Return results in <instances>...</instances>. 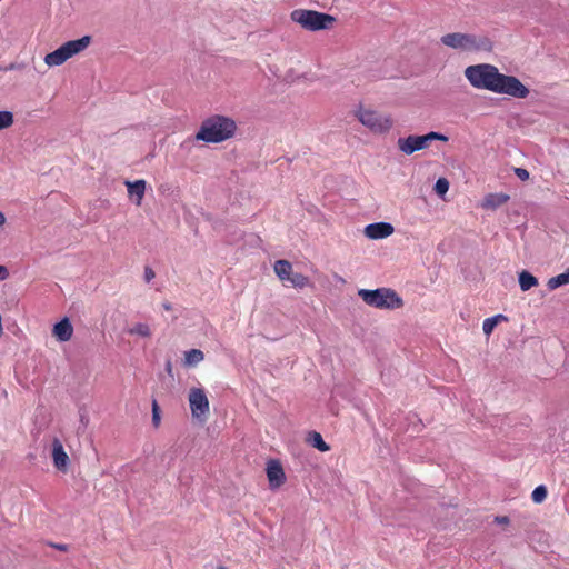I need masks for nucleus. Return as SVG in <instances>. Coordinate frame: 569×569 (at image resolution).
I'll return each mask as SVG.
<instances>
[{
	"instance_id": "f257e3e1",
	"label": "nucleus",
	"mask_w": 569,
	"mask_h": 569,
	"mask_svg": "<svg viewBox=\"0 0 569 569\" xmlns=\"http://www.w3.org/2000/svg\"><path fill=\"white\" fill-rule=\"evenodd\" d=\"M465 77L476 89L507 94L517 99H525L530 93L529 89L517 77L499 72L493 64L469 66L465 69Z\"/></svg>"
},
{
	"instance_id": "f03ea898",
	"label": "nucleus",
	"mask_w": 569,
	"mask_h": 569,
	"mask_svg": "<svg viewBox=\"0 0 569 569\" xmlns=\"http://www.w3.org/2000/svg\"><path fill=\"white\" fill-rule=\"evenodd\" d=\"M236 130L237 124L231 118L212 116L201 123L196 139L208 143H219L233 137Z\"/></svg>"
},
{
	"instance_id": "7ed1b4c3",
	"label": "nucleus",
	"mask_w": 569,
	"mask_h": 569,
	"mask_svg": "<svg viewBox=\"0 0 569 569\" xmlns=\"http://www.w3.org/2000/svg\"><path fill=\"white\" fill-rule=\"evenodd\" d=\"M359 297L370 307L378 309H399L403 306L401 297L390 288L375 290L360 289Z\"/></svg>"
},
{
	"instance_id": "20e7f679",
	"label": "nucleus",
	"mask_w": 569,
	"mask_h": 569,
	"mask_svg": "<svg viewBox=\"0 0 569 569\" xmlns=\"http://www.w3.org/2000/svg\"><path fill=\"white\" fill-rule=\"evenodd\" d=\"M290 18L293 22L300 24L303 29L310 31H319L332 28L336 19L335 17L306 9H296L290 13Z\"/></svg>"
},
{
	"instance_id": "39448f33",
	"label": "nucleus",
	"mask_w": 569,
	"mask_h": 569,
	"mask_svg": "<svg viewBox=\"0 0 569 569\" xmlns=\"http://www.w3.org/2000/svg\"><path fill=\"white\" fill-rule=\"evenodd\" d=\"M90 36H83L80 39L67 41L54 51L48 53L44 57V62L49 67L61 66L68 59L84 51L90 46Z\"/></svg>"
},
{
	"instance_id": "423d86ee",
	"label": "nucleus",
	"mask_w": 569,
	"mask_h": 569,
	"mask_svg": "<svg viewBox=\"0 0 569 569\" xmlns=\"http://www.w3.org/2000/svg\"><path fill=\"white\" fill-rule=\"evenodd\" d=\"M357 119L373 133H387L393 126L389 114L380 113L372 109L360 107L356 111Z\"/></svg>"
},
{
	"instance_id": "0eeeda50",
	"label": "nucleus",
	"mask_w": 569,
	"mask_h": 569,
	"mask_svg": "<svg viewBox=\"0 0 569 569\" xmlns=\"http://www.w3.org/2000/svg\"><path fill=\"white\" fill-rule=\"evenodd\" d=\"M436 140L447 142L448 137L435 131L423 136L411 134L406 138H399L397 141V147L403 154L410 156L416 151L427 149L430 143Z\"/></svg>"
},
{
	"instance_id": "6e6552de",
	"label": "nucleus",
	"mask_w": 569,
	"mask_h": 569,
	"mask_svg": "<svg viewBox=\"0 0 569 569\" xmlns=\"http://www.w3.org/2000/svg\"><path fill=\"white\" fill-rule=\"evenodd\" d=\"M441 42L452 49L476 51L486 48L488 40L486 38L478 39L473 34L453 32L442 36Z\"/></svg>"
},
{
	"instance_id": "1a4fd4ad",
	"label": "nucleus",
	"mask_w": 569,
	"mask_h": 569,
	"mask_svg": "<svg viewBox=\"0 0 569 569\" xmlns=\"http://www.w3.org/2000/svg\"><path fill=\"white\" fill-rule=\"evenodd\" d=\"M189 405L193 418H206L210 410L208 397L203 389L191 388L189 392Z\"/></svg>"
},
{
	"instance_id": "9d476101",
	"label": "nucleus",
	"mask_w": 569,
	"mask_h": 569,
	"mask_svg": "<svg viewBox=\"0 0 569 569\" xmlns=\"http://www.w3.org/2000/svg\"><path fill=\"white\" fill-rule=\"evenodd\" d=\"M269 486L271 489H277L286 482V473L281 462L277 459H271L267 462L266 468Z\"/></svg>"
},
{
	"instance_id": "9b49d317",
	"label": "nucleus",
	"mask_w": 569,
	"mask_h": 569,
	"mask_svg": "<svg viewBox=\"0 0 569 569\" xmlns=\"http://www.w3.org/2000/svg\"><path fill=\"white\" fill-rule=\"evenodd\" d=\"M392 224L388 222L370 223L365 228V236L369 239H385L393 233Z\"/></svg>"
},
{
	"instance_id": "f8f14e48",
	"label": "nucleus",
	"mask_w": 569,
	"mask_h": 569,
	"mask_svg": "<svg viewBox=\"0 0 569 569\" xmlns=\"http://www.w3.org/2000/svg\"><path fill=\"white\" fill-rule=\"evenodd\" d=\"M52 460L53 466L60 470L66 472L69 466V456L64 451L63 445L58 438H54L52 441Z\"/></svg>"
},
{
	"instance_id": "ddd939ff",
	"label": "nucleus",
	"mask_w": 569,
	"mask_h": 569,
	"mask_svg": "<svg viewBox=\"0 0 569 569\" xmlns=\"http://www.w3.org/2000/svg\"><path fill=\"white\" fill-rule=\"evenodd\" d=\"M53 337L60 342H67L72 338L73 327L68 318L57 322L52 329Z\"/></svg>"
},
{
	"instance_id": "4468645a",
	"label": "nucleus",
	"mask_w": 569,
	"mask_h": 569,
	"mask_svg": "<svg viewBox=\"0 0 569 569\" xmlns=\"http://www.w3.org/2000/svg\"><path fill=\"white\" fill-rule=\"evenodd\" d=\"M510 197L506 193H488L481 203V207L487 210H496L509 201Z\"/></svg>"
},
{
	"instance_id": "2eb2a0df",
	"label": "nucleus",
	"mask_w": 569,
	"mask_h": 569,
	"mask_svg": "<svg viewBox=\"0 0 569 569\" xmlns=\"http://www.w3.org/2000/svg\"><path fill=\"white\" fill-rule=\"evenodd\" d=\"M128 193L131 198L136 197L134 203L137 206H140L146 192V181L140 179L136 180L133 182L127 181L126 182Z\"/></svg>"
},
{
	"instance_id": "dca6fc26",
	"label": "nucleus",
	"mask_w": 569,
	"mask_h": 569,
	"mask_svg": "<svg viewBox=\"0 0 569 569\" xmlns=\"http://www.w3.org/2000/svg\"><path fill=\"white\" fill-rule=\"evenodd\" d=\"M273 269L281 281H287L292 273V264L288 260H277Z\"/></svg>"
},
{
	"instance_id": "f3484780",
	"label": "nucleus",
	"mask_w": 569,
	"mask_h": 569,
	"mask_svg": "<svg viewBox=\"0 0 569 569\" xmlns=\"http://www.w3.org/2000/svg\"><path fill=\"white\" fill-rule=\"evenodd\" d=\"M538 284V279L530 272L523 270L519 273V286L522 291H528Z\"/></svg>"
},
{
	"instance_id": "a211bd4d",
	"label": "nucleus",
	"mask_w": 569,
	"mask_h": 569,
	"mask_svg": "<svg viewBox=\"0 0 569 569\" xmlns=\"http://www.w3.org/2000/svg\"><path fill=\"white\" fill-rule=\"evenodd\" d=\"M204 359V355L199 349H191L184 352V366H196Z\"/></svg>"
},
{
	"instance_id": "6ab92c4d",
	"label": "nucleus",
	"mask_w": 569,
	"mask_h": 569,
	"mask_svg": "<svg viewBox=\"0 0 569 569\" xmlns=\"http://www.w3.org/2000/svg\"><path fill=\"white\" fill-rule=\"evenodd\" d=\"M128 333L131 336H139L142 338H149L152 335L151 328L148 323L138 322L129 328Z\"/></svg>"
},
{
	"instance_id": "aec40b11",
	"label": "nucleus",
	"mask_w": 569,
	"mask_h": 569,
	"mask_svg": "<svg viewBox=\"0 0 569 569\" xmlns=\"http://www.w3.org/2000/svg\"><path fill=\"white\" fill-rule=\"evenodd\" d=\"M506 320H507V317L503 316V315H497L495 317L485 319L483 323H482L483 333L487 335V336L491 335V332L493 331L495 327L500 321H506Z\"/></svg>"
},
{
	"instance_id": "412c9836",
	"label": "nucleus",
	"mask_w": 569,
	"mask_h": 569,
	"mask_svg": "<svg viewBox=\"0 0 569 569\" xmlns=\"http://www.w3.org/2000/svg\"><path fill=\"white\" fill-rule=\"evenodd\" d=\"M569 283V269L566 272H562L556 277H552L548 280V288L550 290H555L561 286Z\"/></svg>"
},
{
	"instance_id": "4be33fe9",
	"label": "nucleus",
	"mask_w": 569,
	"mask_h": 569,
	"mask_svg": "<svg viewBox=\"0 0 569 569\" xmlns=\"http://www.w3.org/2000/svg\"><path fill=\"white\" fill-rule=\"evenodd\" d=\"M287 281H289L296 288H305L309 283L308 277L303 276L302 273L293 272L290 274Z\"/></svg>"
},
{
	"instance_id": "5701e85b",
	"label": "nucleus",
	"mask_w": 569,
	"mask_h": 569,
	"mask_svg": "<svg viewBox=\"0 0 569 569\" xmlns=\"http://www.w3.org/2000/svg\"><path fill=\"white\" fill-rule=\"evenodd\" d=\"M547 488L545 486H538L531 493V499L536 503H541L547 498Z\"/></svg>"
},
{
	"instance_id": "b1692460",
	"label": "nucleus",
	"mask_w": 569,
	"mask_h": 569,
	"mask_svg": "<svg viewBox=\"0 0 569 569\" xmlns=\"http://www.w3.org/2000/svg\"><path fill=\"white\" fill-rule=\"evenodd\" d=\"M13 124V114L10 111H0V130Z\"/></svg>"
},
{
	"instance_id": "393cba45",
	"label": "nucleus",
	"mask_w": 569,
	"mask_h": 569,
	"mask_svg": "<svg viewBox=\"0 0 569 569\" xmlns=\"http://www.w3.org/2000/svg\"><path fill=\"white\" fill-rule=\"evenodd\" d=\"M449 190V181L446 178H439L435 184V191L439 197H443Z\"/></svg>"
},
{
	"instance_id": "a878e982",
	"label": "nucleus",
	"mask_w": 569,
	"mask_h": 569,
	"mask_svg": "<svg viewBox=\"0 0 569 569\" xmlns=\"http://www.w3.org/2000/svg\"><path fill=\"white\" fill-rule=\"evenodd\" d=\"M312 446L322 452H326L330 449V447L322 439L321 435L318 432L312 433Z\"/></svg>"
},
{
	"instance_id": "bb28decb",
	"label": "nucleus",
	"mask_w": 569,
	"mask_h": 569,
	"mask_svg": "<svg viewBox=\"0 0 569 569\" xmlns=\"http://www.w3.org/2000/svg\"><path fill=\"white\" fill-rule=\"evenodd\" d=\"M161 421V415H160V407L158 405V401L153 399L152 401V423L156 428L159 427Z\"/></svg>"
},
{
	"instance_id": "cd10ccee",
	"label": "nucleus",
	"mask_w": 569,
	"mask_h": 569,
	"mask_svg": "<svg viewBox=\"0 0 569 569\" xmlns=\"http://www.w3.org/2000/svg\"><path fill=\"white\" fill-rule=\"evenodd\" d=\"M515 173L516 176L522 180V181H526L529 179V172L527 169H523V168H516L515 169Z\"/></svg>"
},
{
	"instance_id": "c85d7f7f",
	"label": "nucleus",
	"mask_w": 569,
	"mask_h": 569,
	"mask_svg": "<svg viewBox=\"0 0 569 569\" xmlns=\"http://www.w3.org/2000/svg\"><path fill=\"white\" fill-rule=\"evenodd\" d=\"M156 277L154 271L150 267L144 268V280L150 282Z\"/></svg>"
},
{
	"instance_id": "c756f323",
	"label": "nucleus",
	"mask_w": 569,
	"mask_h": 569,
	"mask_svg": "<svg viewBox=\"0 0 569 569\" xmlns=\"http://www.w3.org/2000/svg\"><path fill=\"white\" fill-rule=\"evenodd\" d=\"M496 522L501 523V525H508L509 518L506 516L496 517Z\"/></svg>"
},
{
	"instance_id": "7c9ffc66",
	"label": "nucleus",
	"mask_w": 569,
	"mask_h": 569,
	"mask_svg": "<svg viewBox=\"0 0 569 569\" xmlns=\"http://www.w3.org/2000/svg\"><path fill=\"white\" fill-rule=\"evenodd\" d=\"M8 277V270L6 267L0 266V280H4Z\"/></svg>"
},
{
	"instance_id": "2f4dec72",
	"label": "nucleus",
	"mask_w": 569,
	"mask_h": 569,
	"mask_svg": "<svg viewBox=\"0 0 569 569\" xmlns=\"http://www.w3.org/2000/svg\"><path fill=\"white\" fill-rule=\"evenodd\" d=\"M162 308L166 311H171L172 310V305L169 301H164V302H162Z\"/></svg>"
},
{
	"instance_id": "473e14b6",
	"label": "nucleus",
	"mask_w": 569,
	"mask_h": 569,
	"mask_svg": "<svg viewBox=\"0 0 569 569\" xmlns=\"http://www.w3.org/2000/svg\"><path fill=\"white\" fill-rule=\"evenodd\" d=\"M53 547L61 551H67L68 549L67 545H54Z\"/></svg>"
},
{
	"instance_id": "72a5a7b5",
	"label": "nucleus",
	"mask_w": 569,
	"mask_h": 569,
	"mask_svg": "<svg viewBox=\"0 0 569 569\" xmlns=\"http://www.w3.org/2000/svg\"><path fill=\"white\" fill-rule=\"evenodd\" d=\"M166 370L169 375H172V365L170 361L166 363Z\"/></svg>"
},
{
	"instance_id": "f704fd0d",
	"label": "nucleus",
	"mask_w": 569,
	"mask_h": 569,
	"mask_svg": "<svg viewBox=\"0 0 569 569\" xmlns=\"http://www.w3.org/2000/svg\"><path fill=\"white\" fill-rule=\"evenodd\" d=\"M6 223V217L4 214L0 211V227L3 226Z\"/></svg>"
},
{
	"instance_id": "c9c22d12",
	"label": "nucleus",
	"mask_w": 569,
	"mask_h": 569,
	"mask_svg": "<svg viewBox=\"0 0 569 569\" xmlns=\"http://www.w3.org/2000/svg\"><path fill=\"white\" fill-rule=\"evenodd\" d=\"M219 569H227L226 567H219Z\"/></svg>"
}]
</instances>
